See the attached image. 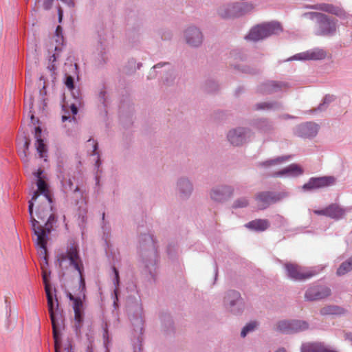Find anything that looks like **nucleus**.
Instances as JSON below:
<instances>
[{"label": "nucleus", "mask_w": 352, "mask_h": 352, "mask_svg": "<svg viewBox=\"0 0 352 352\" xmlns=\"http://www.w3.org/2000/svg\"><path fill=\"white\" fill-rule=\"evenodd\" d=\"M56 260L60 267L69 266L76 270L80 277V288L82 292L85 289V280L83 277L84 266L79 254L78 244L74 241H71L68 244L65 252H60L56 256Z\"/></svg>", "instance_id": "2"}, {"label": "nucleus", "mask_w": 352, "mask_h": 352, "mask_svg": "<svg viewBox=\"0 0 352 352\" xmlns=\"http://www.w3.org/2000/svg\"><path fill=\"white\" fill-rule=\"evenodd\" d=\"M331 289L327 287L315 286L310 287L305 293V298L307 300H320L329 296Z\"/></svg>", "instance_id": "14"}, {"label": "nucleus", "mask_w": 352, "mask_h": 352, "mask_svg": "<svg viewBox=\"0 0 352 352\" xmlns=\"http://www.w3.org/2000/svg\"><path fill=\"white\" fill-rule=\"evenodd\" d=\"M186 43L192 46H198L202 43L203 36L199 29L190 27L185 31Z\"/></svg>", "instance_id": "18"}, {"label": "nucleus", "mask_w": 352, "mask_h": 352, "mask_svg": "<svg viewBox=\"0 0 352 352\" xmlns=\"http://www.w3.org/2000/svg\"><path fill=\"white\" fill-rule=\"evenodd\" d=\"M39 97L43 99V97L46 95V89H39L38 91Z\"/></svg>", "instance_id": "47"}, {"label": "nucleus", "mask_w": 352, "mask_h": 352, "mask_svg": "<svg viewBox=\"0 0 352 352\" xmlns=\"http://www.w3.org/2000/svg\"><path fill=\"white\" fill-rule=\"evenodd\" d=\"M287 276L295 280H303L310 278L316 274L314 270H307L295 263H286L285 265Z\"/></svg>", "instance_id": "10"}, {"label": "nucleus", "mask_w": 352, "mask_h": 352, "mask_svg": "<svg viewBox=\"0 0 352 352\" xmlns=\"http://www.w3.org/2000/svg\"><path fill=\"white\" fill-rule=\"evenodd\" d=\"M245 227L256 232H263L270 227V222L267 219H258L250 221Z\"/></svg>", "instance_id": "25"}, {"label": "nucleus", "mask_w": 352, "mask_h": 352, "mask_svg": "<svg viewBox=\"0 0 352 352\" xmlns=\"http://www.w3.org/2000/svg\"><path fill=\"white\" fill-rule=\"evenodd\" d=\"M35 100V96H33L31 93L25 92V107L27 108L28 107V110L26 112V116L28 118L30 119L31 123L33 125H35L36 123L38 122V120L35 119L34 113L32 111L34 102Z\"/></svg>", "instance_id": "23"}, {"label": "nucleus", "mask_w": 352, "mask_h": 352, "mask_svg": "<svg viewBox=\"0 0 352 352\" xmlns=\"http://www.w3.org/2000/svg\"><path fill=\"white\" fill-rule=\"evenodd\" d=\"M232 190L229 186H222L219 188H214L212 190L211 198L217 201H223L232 195Z\"/></svg>", "instance_id": "22"}, {"label": "nucleus", "mask_w": 352, "mask_h": 352, "mask_svg": "<svg viewBox=\"0 0 352 352\" xmlns=\"http://www.w3.org/2000/svg\"><path fill=\"white\" fill-rule=\"evenodd\" d=\"M274 87V88H279L282 85H279V84H275L273 85Z\"/></svg>", "instance_id": "54"}, {"label": "nucleus", "mask_w": 352, "mask_h": 352, "mask_svg": "<svg viewBox=\"0 0 352 352\" xmlns=\"http://www.w3.org/2000/svg\"><path fill=\"white\" fill-rule=\"evenodd\" d=\"M73 308L74 311H83V302L80 298L75 299Z\"/></svg>", "instance_id": "37"}, {"label": "nucleus", "mask_w": 352, "mask_h": 352, "mask_svg": "<svg viewBox=\"0 0 352 352\" xmlns=\"http://www.w3.org/2000/svg\"><path fill=\"white\" fill-rule=\"evenodd\" d=\"M240 300V294L238 292L234 290L228 292L225 297L226 302H229L230 306H233L235 304V301Z\"/></svg>", "instance_id": "30"}, {"label": "nucleus", "mask_w": 352, "mask_h": 352, "mask_svg": "<svg viewBox=\"0 0 352 352\" xmlns=\"http://www.w3.org/2000/svg\"><path fill=\"white\" fill-rule=\"evenodd\" d=\"M56 8L58 10V21H59V23H60L62 21V19H63V11L58 3L56 4Z\"/></svg>", "instance_id": "44"}, {"label": "nucleus", "mask_w": 352, "mask_h": 352, "mask_svg": "<svg viewBox=\"0 0 352 352\" xmlns=\"http://www.w3.org/2000/svg\"><path fill=\"white\" fill-rule=\"evenodd\" d=\"M257 326L256 322H251L247 324L241 331V335L242 337H245L248 333L253 331Z\"/></svg>", "instance_id": "35"}, {"label": "nucleus", "mask_w": 352, "mask_h": 352, "mask_svg": "<svg viewBox=\"0 0 352 352\" xmlns=\"http://www.w3.org/2000/svg\"><path fill=\"white\" fill-rule=\"evenodd\" d=\"M58 0H44L42 6L44 10H48L52 8V6L58 2Z\"/></svg>", "instance_id": "38"}, {"label": "nucleus", "mask_w": 352, "mask_h": 352, "mask_svg": "<svg viewBox=\"0 0 352 352\" xmlns=\"http://www.w3.org/2000/svg\"><path fill=\"white\" fill-rule=\"evenodd\" d=\"M28 79H29V80H30V77H31V74H30V72H28Z\"/></svg>", "instance_id": "55"}, {"label": "nucleus", "mask_w": 352, "mask_h": 352, "mask_svg": "<svg viewBox=\"0 0 352 352\" xmlns=\"http://www.w3.org/2000/svg\"><path fill=\"white\" fill-rule=\"evenodd\" d=\"M246 134L247 132L245 129L239 128L230 131L228 134V138L234 146H239L245 141Z\"/></svg>", "instance_id": "20"}, {"label": "nucleus", "mask_w": 352, "mask_h": 352, "mask_svg": "<svg viewBox=\"0 0 352 352\" xmlns=\"http://www.w3.org/2000/svg\"><path fill=\"white\" fill-rule=\"evenodd\" d=\"M67 296L70 300L73 301V302H75V299H78L80 298V297H74L71 293H69Z\"/></svg>", "instance_id": "49"}, {"label": "nucleus", "mask_w": 352, "mask_h": 352, "mask_svg": "<svg viewBox=\"0 0 352 352\" xmlns=\"http://www.w3.org/2000/svg\"><path fill=\"white\" fill-rule=\"evenodd\" d=\"M343 312V309L337 306H326L320 310L322 315L341 314Z\"/></svg>", "instance_id": "29"}, {"label": "nucleus", "mask_w": 352, "mask_h": 352, "mask_svg": "<svg viewBox=\"0 0 352 352\" xmlns=\"http://www.w3.org/2000/svg\"><path fill=\"white\" fill-rule=\"evenodd\" d=\"M311 19H317V28L315 34L318 36H329L336 31V22L331 19L328 16L320 12H309L305 14Z\"/></svg>", "instance_id": "5"}, {"label": "nucleus", "mask_w": 352, "mask_h": 352, "mask_svg": "<svg viewBox=\"0 0 352 352\" xmlns=\"http://www.w3.org/2000/svg\"><path fill=\"white\" fill-rule=\"evenodd\" d=\"M166 63L162 64L158 63L153 67V68L150 70L148 78H153L156 76V69L161 67L162 65H165Z\"/></svg>", "instance_id": "40"}, {"label": "nucleus", "mask_w": 352, "mask_h": 352, "mask_svg": "<svg viewBox=\"0 0 352 352\" xmlns=\"http://www.w3.org/2000/svg\"><path fill=\"white\" fill-rule=\"evenodd\" d=\"M166 75L168 76L167 77H166V81H168L169 79H170L171 80L173 79V74H166Z\"/></svg>", "instance_id": "51"}, {"label": "nucleus", "mask_w": 352, "mask_h": 352, "mask_svg": "<svg viewBox=\"0 0 352 352\" xmlns=\"http://www.w3.org/2000/svg\"><path fill=\"white\" fill-rule=\"evenodd\" d=\"M300 352H338L335 349L325 345L321 342H309L303 343Z\"/></svg>", "instance_id": "16"}, {"label": "nucleus", "mask_w": 352, "mask_h": 352, "mask_svg": "<svg viewBox=\"0 0 352 352\" xmlns=\"http://www.w3.org/2000/svg\"><path fill=\"white\" fill-rule=\"evenodd\" d=\"M272 104L268 102H261L256 104V109H271Z\"/></svg>", "instance_id": "42"}, {"label": "nucleus", "mask_w": 352, "mask_h": 352, "mask_svg": "<svg viewBox=\"0 0 352 352\" xmlns=\"http://www.w3.org/2000/svg\"><path fill=\"white\" fill-rule=\"evenodd\" d=\"M58 352H59V351ZM68 352H69V351H68Z\"/></svg>", "instance_id": "57"}, {"label": "nucleus", "mask_w": 352, "mask_h": 352, "mask_svg": "<svg viewBox=\"0 0 352 352\" xmlns=\"http://www.w3.org/2000/svg\"><path fill=\"white\" fill-rule=\"evenodd\" d=\"M43 283L45 284V290L46 291V286H47L48 288H50V286L48 283V280H47V275L45 273H44L43 275Z\"/></svg>", "instance_id": "46"}, {"label": "nucleus", "mask_w": 352, "mask_h": 352, "mask_svg": "<svg viewBox=\"0 0 352 352\" xmlns=\"http://www.w3.org/2000/svg\"><path fill=\"white\" fill-rule=\"evenodd\" d=\"M253 9V6L247 2L235 3L223 6L219 8L218 12L220 16L224 19L237 17Z\"/></svg>", "instance_id": "8"}, {"label": "nucleus", "mask_w": 352, "mask_h": 352, "mask_svg": "<svg viewBox=\"0 0 352 352\" xmlns=\"http://www.w3.org/2000/svg\"><path fill=\"white\" fill-rule=\"evenodd\" d=\"M82 296H83V298H85V294L84 293H83Z\"/></svg>", "instance_id": "56"}, {"label": "nucleus", "mask_w": 352, "mask_h": 352, "mask_svg": "<svg viewBox=\"0 0 352 352\" xmlns=\"http://www.w3.org/2000/svg\"><path fill=\"white\" fill-rule=\"evenodd\" d=\"M249 204V201L245 198H241L234 201L233 204V208H244L248 206Z\"/></svg>", "instance_id": "36"}, {"label": "nucleus", "mask_w": 352, "mask_h": 352, "mask_svg": "<svg viewBox=\"0 0 352 352\" xmlns=\"http://www.w3.org/2000/svg\"><path fill=\"white\" fill-rule=\"evenodd\" d=\"M346 339L350 340L352 342V333H347L345 334Z\"/></svg>", "instance_id": "50"}, {"label": "nucleus", "mask_w": 352, "mask_h": 352, "mask_svg": "<svg viewBox=\"0 0 352 352\" xmlns=\"http://www.w3.org/2000/svg\"><path fill=\"white\" fill-rule=\"evenodd\" d=\"M39 197L38 192H34L32 199L29 201L28 212L31 218L32 227L34 234L36 236V243L45 253L47 251V243L48 240V234L50 233L53 223L56 221L55 216L52 212V206L50 205L49 212L45 211L46 202L45 200L41 201V204L38 205L36 210V215L38 219L44 221L47 219L45 226L39 225L38 221L33 217V201H36Z\"/></svg>", "instance_id": "1"}, {"label": "nucleus", "mask_w": 352, "mask_h": 352, "mask_svg": "<svg viewBox=\"0 0 352 352\" xmlns=\"http://www.w3.org/2000/svg\"><path fill=\"white\" fill-rule=\"evenodd\" d=\"M314 212L318 215H324L332 219H338L344 215L345 210L337 204H331L322 210H316Z\"/></svg>", "instance_id": "15"}, {"label": "nucleus", "mask_w": 352, "mask_h": 352, "mask_svg": "<svg viewBox=\"0 0 352 352\" xmlns=\"http://www.w3.org/2000/svg\"><path fill=\"white\" fill-rule=\"evenodd\" d=\"M62 31V28L60 26H58L56 28V42L62 41H63V36L60 35V33Z\"/></svg>", "instance_id": "43"}, {"label": "nucleus", "mask_w": 352, "mask_h": 352, "mask_svg": "<svg viewBox=\"0 0 352 352\" xmlns=\"http://www.w3.org/2000/svg\"><path fill=\"white\" fill-rule=\"evenodd\" d=\"M327 57L325 50L320 48H314L298 53L291 57L290 60H321Z\"/></svg>", "instance_id": "12"}, {"label": "nucleus", "mask_w": 352, "mask_h": 352, "mask_svg": "<svg viewBox=\"0 0 352 352\" xmlns=\"http://www.w3.org/2000/svg\"><path fill=\"white\" fill-rule=\"evenodd\" d=\"M288 158H289L288 157H277L276 159L266 161V162L262 163V165L264 166H274V165L282 163L283 162L287 160Z\"/></svg>", "instance_id": "33"}, {"label": "nucleus", "mask_w": 352, "mask_h": 352, "mask_svg": "<svg viewBox=\"0 0 352 352\" xmlns=\"http://www.w3.org/2000/svg\"><path fill=\"white\" fill-rule=\"evenodd\" d=\"M64 83L67 88H74V78L69 75H65Z\"/></svg>", "instance_id": "39"}, {"label": "nucleus", "mask_w": 352, "mask_h": 352, "mask_svg": "<svg viewBox=\"0 0 352 352\" xmlns=\"http://www.w3.org/2000/svg\"><path fill=\"white\" fill-rule=\"evenodd\" d=\"M308 8L319 10L328 13L342 17L345 16V12L340 7L329 3H319L314 6H307Z\"/></svg>", "instance_id": "19"}, {"label": "nucleus", "mask_w": 352, "mask_h": 352, "mask_svg": "<svg viewBox=\"0 0 352 352\" xmlns=\"http://www.w3.org/2000/svg\"><path fill=\"white\" fill-rule=\"evenodd\" d=\"M46 296L47 299V307H48V311L49 313L51 311H53L56 307H54V302L53 300L52 294L51 292V288H48L47 286H46Z\"/></svg>", "instance_id": "32"}, {"label": "nucleus", "mask_w": 352, "mask_h": 352, "mask_svg": "<svg viewBox=\"0 0 352 352\" xmlns=\"http://www.w3.org/2000/svg\"><path fill=\"white\" fill-rule=\"evenodd\" d=\"M283 31L281 25L278 22H270L257 25L251 29L245 36L247 40L257 41L272 34H276Z\"/></svg>", "instance_id": "3"}, {"label": "nucleus", "mask_w": 352, "mask_h": 352, "mask_svg": "<svg viewBox=\"0 0 352 352\" xmlns=\"http://www.w3.org/2000/svg\"><path fill=\"white\" fill-rule=\"evenodd\" d=\"M309 324L305 321L301 320H282L277 323L276 330L281 333H291L307 329Z\"/></svg>", "instance_id": "11"}, {"label": "nucleus", "mask_w": 352, "mask_h": 352, "mask_svg": "<svg viewBox=\"0 0 352 352\" xmlns=\"http://www.w3.org/2000/svg\"><path fill=\"white\" fill-rule=\"evenodd\" d=\"M275 352H286V350L284 348H280L276 350Z\"/></svg>", "instance_id": "52"}, {"label": "nucleus", "mask_w": 352, "mask_h": 352, "mask_svg": "<svg viewBox=\"0 0 352 352\" xmlns=\"http://www.w3.org/2000/svg\"><path fill=\"white\" fill-rule=\"evenodd\" d=\"M55 309L49 314L52 325V333L53 338L54 340V346L56 349V352H58V349H60V347L59 336L60 331L64 327L65 317L63 309L59 307L57 299L55 300Z\"/></svg>", "instance_id": "6"}, {"label": "nucleus", "mask_w": 352, "mask_h": 352, "mask_svg": "<svg viewBox=\"0 0 352 352\" xmlns=\"http://www.w3.org/2000/svg\"><path fill=\"white\" fill-rule=\"evenodd\" d=\"M286 196L284 192H261L255 196L256 207L258 210H264L271 204L276 203Z\"/></svg>", "instance_id": "9"}, {"label": "nucleus", "mask_w": 352, "mask_h": 352, "mask_svg": "<svg viewBox=\"0 0 352 352\" xmlns=\"http://www.w3.org/2000/svg\"><path fill=\"white\" fill-rule=\"evenodd\" d=\"M318 131L317 124L311 122H307L298 126L296 131V134L301 138H309L316 135Z\"/></svg>", "instance_id": "17"}, {"label": "nucleus", "mask_w": 352, "mask_h": 352, "mask_svg": "<svg viewBox=\"0 0 352 352\" xmlns=\"http://www.w3.org/2000/svg\"><path fill=\"white\" fill-rule=\"evenodd\" d=\"M36 184L38 186L37 192L39 195H43L42 200L44 199L46 202L45 211L47 212H49L50 205L52 203V196L49 190L48 186L42 178H39V179L37 180Z\"/></svg>", "instance_id": "21"}, {"label": "nucleus", "mask_w": 352, "mask_h": 352, "mask_svg": "<svg viewBox=\"0 0 352 352\" xmlns=\"http://www.w3.org/2000/svg\"><path fill=\"white\" fill-rule=\"evenodd\" d=\"M178 186L180 190L184 194L190 192L192 190V186L187 179H181L178 183Z\"/></svg>", "instance_id": "31"}, {"label": "nucleus", "mask_w": 352, "mask_h": 352, "mask_svg": "<svg viewBox=\"0 0 352 352\" xmlns=\"http://www.w3.org/2000/svg\"><path fill=\"white\" fill-rule=\"evenodd\" d=\"M302 173V168L296 164H292L285 168L283 169L281 171L276 173L274 174V176H281L285 174H289L291 175L296 176L301 175Z\"/></svg>", "instance_id": "27"}, {"label": "nucleus", "mask_w": 352, "mask_h": 352, "mask_svg": "<svg viewBox=\"0 0 352 352\" xmlns=\"http://www.w3.org/2000/svg\"><path fill=\"white\" fill-rule=\"evenodd\" d=\"M64 100L69 96H73L75 100L74 102H71L69 104L68 102H65V103L63 105V109L64 111V114L62 115V121L64 122L67 120L71 122L72 120L76 121V118L74 117L75 115L78 113V108L76 107V104L79 102V97L80 95V89H68L67 93H64Z\"/></svg>", "instance_id": "7"}, {"label": "nucleus", "mask_w": 352, "mask_h": 352, "mask_svg": "<svg viewBox=\"0 0 352 352\" xmlns=\"http://www.w3.org/2000/svg\"><path fill=\"white\" fill-rule=\"evenodd\" d=\"M34 138H36V146L40 157H44V153L46 152L45 145L41 139V129L40 126L35 127Z\"/></svg>", "instance_id": "26"}, {"label": "nucleus", "mask_w": 352, "mask_h": 352, "mask_svg": "<svg viewBox=\"0 0 352 352\" xmlns=\"http://www.w3.org/2000/svg\"><path fill=\"white\" fill-rule=\"evenodd\" d=\"M62 48L60 46H55L54 50L56 53L52 55L49 58L48 65L46 68V73L44 76H42L38 81V87L41 88L54 87L55 85V80L56 79V70L57 65L56 62L59 56V52Z\"/></svg>", "instance_id": "4"}, {"label": "nucleus", "mask_w": 352, "mask_h": 352, "mask_svg": "<svg viewBox=\"0 0 352 352\" xmlns=\"http://www.w3.org/2000/svg\"><path fill=\"white\" fill-rule=\"evenodd\" d=\"M352 270V256L346 261L342 263L338 268L336 274L338 276H342Z\"/></svg>", "instance_id": "28"}, {"label": "nucleus", "mask_w": 352, "mask_h": 352, "mask_svg": "<svg viewBox=\"0 0 352 352\" xmlns=\"http://www.w3.org/2000/svg\"><path fill=\"white\" fill-rule=\"evenodd\" d=\"M113 272L115 274V278H114V280H113V283L116 285V287L117 288L118 287V285H119V283H120L119 273H118V270L115 267H113Z\"/></svg>", "instance_id": "41"}, {"label": "nucleus", "mask_w": 352, "mask_h": 352, "mask_svg": "<svg viewBox=\"0 0 352 352\" xmlns=\"http://www.w3.org/2000/svg\"><path fill=\"white\" fill-rule=\"evenodd\" d=\"M282 118L284 119H287V118H291V116H289V115H283V116H282Z\"/></svg>", "instance_id": "53"}, {"label": "nucleus", "mask_w": 352, "mask_h": 352, "mask_svg": "<svg viewBox=\"0 0 352 352\" xmlns=\"http://www.w3.org/2000/svg\"><path fill=\"white\" fill-rule=\"evenodd\" d=\"M30 144V140L26 135H23L21 138L19 139L18 153L24 162H28V151Z\"/></svg>", "instance_id": "24"}, {"label": "nucleus", "mask_w": 352, "mask_h": 352, "mask_svg": "<svg viewBox=\"0 0 352 352\" xmlns=\"http://www.w3.org/2000/svg\"><path fill=\"white\" fill-rule=\"evenodd\" d=\"M89 142H92L94 144V150H93V153L92 155H98V152H97V148H98V143L97 142H94V140H91V139H89L88 140Z\"/></svg>", "instance_id": "45"}, {"label": "nucleus", "mask_w": 352, "mask_h": 352, "mask_svg": "<svg viewBox=\"0 0 352 352\" xmlns=\"http://www.w3.org/2000/svg\"><path fill=\"white\" fill-rule=\"evenodd\" d=\"M43 173V170L41 169H38L36 173H34L35 176L39 179L41 177V175Z\"/></svg>", "instance_id": "48"}, {"label": "nucleus", "mask_w": 352, "mask_h": 352, "mask_svg": "<svg viewBox=\"0 0 352 352\" xmlns=\"http://www.w3.org/2000/svg\"><path fill=\"white\" fill-rule=\"evenodd\" d=\"M335 182L336 179L332 176L311 177L307 183L303 185L302 188L305 190H315L333 185Z\"/></svg>", "instance_id": "13"}, {"label": "nucleus", "mask_w": 352, "mask_h": 352, "mask_svg": "<svg viewBox=\"0 0 352 352\" xmlns=\"http://www.w3.org/2000/svg\"><path fill=\"white\" fill-rule=\"evenodd\" d=\"M75 326L80 329L83 321V311H74Z\"/></svg>", "instance_id": "34"}]
</instances>
